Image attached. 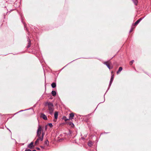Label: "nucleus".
<instances>
[{
	"instance_id": "1",
	"label": "nucleus",
	"mask_w": 151,
	"mask_h": 151,
	"mask_svg": "<svg viewBox=\"0 0 151 151\" xmlns=\"http://www.w3.org/2000/svg\"><path fill=\"white\" fill-rule=\"evenodd\" d=\"M49 109L50 113H52L53 111V105L51 103H48V104Z\"/></svg>"
},
{
	"instance_id": "2",
	"label": "nucleus",
	"mask_w": 151,
	"mask_h": 151,
	"mask_svg": "<svg viewBox=\"0 0 151 151\" xmlns=\"http://www.w3.org/2000/svg\"><path fill=\"white\" fill-rule=\"evenodd\" d=\"M41 131H42V127L40 126H39L38 128V130L37 131V135L38 136H39L40 135V134L41 133Z\"/></svg>"
},
{
	"instance_id": "3",
	"label": "nucleus",
	"mask_w": 151,
	"mask_h": 151,
	"mask_svg": "<svg viewBox=\"0 0 151 151\" xmlns=\"http://www.w3.org/2000/svg\"><path fill=\"white\" fill-rule=\"evenodd\" d=\"M33 142H32L29 145H28V147L30 149H33L34 147L33 145Z\"/></svg>"
},
{
	"instance_id": "4",
	"label": "nucleus",
	"mask_w": 151,
	"mask_h": 151,
	"mask_svg": "<svg viewBox=\"0 0 151 151\" xmlns=\"http://www.w3.org/2000/svg\"><path fill=\"white\" fill-rule=\"evenodd\" d=\"M40 117L45 120H47V118L46 115L43 114H41Z\"/></svg>"
},
{
	"instance_id": "5",
	"label": "nucleus",
	"mask_w": 151,
	"mask_h": 151,
	"mask_svg": "<svg viewBox=\"0 0 151 151\" xmlns=\"http://www.w3.org/2000/svg\"><path fill=\"white\" fill-rule=\"evenodd\" d=\"M58 114L57 112H55L54 114L55 119L54 120L55 122L56 121V120L58 118Z\"/></svg>"
},
{
	"instance_id": "6",
	"label": "nucleus",
	"mask_w": 151,
	"mask_h": 151,
	"mask_svg": "<svg viewBox=\"0 0 151 151\" xmlns=\"http://www.w3.org/2000/svg\"><path fill=\"white\" fill-rule=\"evenodd\" d=\"M104 64L106 65L107 67L108 68L110 69L112 68H110L109 65L110 64V62H105L104 63Z\"/></svg>"
},
{
	"instance_id": "7",
	"label": "nucleus",
	"mask_w": 151,
	"mask_h": 151,
	"mask_svg": "<svg viewBox=\"0 0 151 151\" xmlns=\"http://www.w3.org/2000/svg\"><path fill=\"white\" fill-rule=\"evenodd\" d=\"M74 116V114L73 113H71L70 114V118H71V119H72L73 118V117Z\"/></svg>"
},
{
	"instance_id": "8",
	"label": "nucleus",
	"mask_w": 151,
	"mask_h": 151,
	"mask_svg": "<svg viewBox=\"0 0 151 151\" xmlns=\"http://www.w3.org/2000/svg\"><path fill=\"white\" fill-rule=\"evenodd\" d=\"M142 19H139L137 20L134 23V24L135 25H136L137 24L139 23L140 21Z\"/></svg>"
},
{
	"instance_id": "9",
	"label": "nucleus",
	"mask_w": 151,
	"mask_h": 151,
	"mask_svg": "<svg viewBox=\"0 0 151 151\" xmlns=\"http://www.w3.org/2000/svg\"><path fill=\"white\" fill-rule=\"evenodd\" d=\"M52 94L53 96H55L56 95V93L55 91H52Z\"/></svg>"
},
{
	"instance_id": "10",
	"label": "nucleus",
	"mask_w": 151,
	"mask_h": 151,
	"mask_svg": "<svg viewBox=\"0 0 151 151\" xmlns=\"http://www.w3.org/2000/svg\"><path fill=\"white\" fill-rule=\"evenodd\" d=\"M122 70V68L121 67H120L119 68L117 72V73H118L119 72H120Z\"/></svg>"
},
{
	"instance_id": "11",
	"label": "nucleus",
	"mask_w": 151,
	"mask_h": 151,
	"mask_svg": "<svg viewBox=\"0 0 151 151\" xmlns=\"http://www.w3.org/2000/svg\"><path fill=\"white\" fill-rule=\"evenodd\" d=\"M114 76V75H112V76H111V81H110V84H111V83L112 81L113 80Z\"/></svg>"
},
{
	"instance_id": "12",
	"label": "nucleus",
	"mask_w": 151,
	"mask_h": 151,
	"mask_svg": "<svg viewBox=\"0 0 151 151\" xmlns=\"http://www.w3.org/2000/svg\"><path fill=\"white\" fill-rule=\"evenodd\" d=\"M52 87L53 88L55 87L56 86V84L55 83H52L51 84Z\"/></svg>"
},
{
	"instance_id": "13",
	"label": "nucleus",
	"mask_w": 151,
	"mask_h": 151,
	"mask_svg": "<svg viewBox=\"0 0 151 151\" xmlns=\"http://www.w3.org/2000/svg\"><path fill=\"white\" fill-rule=\"evenodd\" d=\"M92 142L89 141L88 144V146H91L92 145Z\"/></svg>"
},
{
	"instance_id": "14",
	"label": "nucleus",
	"mask_w": 151,
	"mask_h": 151,
	"mask_svg": "<svg viewBox=\"0 0 151 151\" xmlns=\"http://www.w3.org/2000/svg\"><path fill=\"white\" fill-rule=\"evenodd\" d=\"M69 125L71 127H73L74 125V124L72 122H70L69 123Z\"/></svg>"
},
{
	"instance_id": "15",
	"label": "nucleus",
	"mask_w": 151,
	"mask_h": 151,
	"mask_svg": "<svg viewBox=\"0 0 151 151\" xmlns=\"http://www.w3.org/2000/svg\"><path fill=\"white\" fill-rule=\"evenodd\" d=\"M133 2L135 5H137V0H133Z\"/></svg>"
},
{
	"instance_id": "16",
	"label": "nucleus",
	"mask_w": 151,
	"mask_h": 151,
	"mask_svg": "<svg viewBox=\"0 0 151 151\" xmlns=\"http://www.w3.org/2000/svg\"><path fill=\"white\" fill-rule=\"evenodd\" d=\"M49 142L48 140H46L45 142V144L47 145H48Z\"/></svg>"
},
{
	"instance_id": "17",
	"label": "nucleus",
	"mask_w": 151,
	"mask_h": 151,
	"mask_svg": "<svg viewBox=\"0 0 151 151\" xmlns=\"http://www.w3.org/2000/svg\"><path fill=\"white\" fill-rule=\"evenodd\" d=\"M48 126H49L50 127H52V124L51 123H49L47 124Z\"/></svg>"
},
{
	"instance_id": "18",
	"label": "nucleus",
	"mask_w": 151,
	"mask_h": 151,
	"mask_svg": "<svg viewBox=\"0 0 151 151\" xmlns=\"http://www.w3.org/2000/svg\"><path fill=\"white\" fill-rule=\"evenodd\" d=\"M39 141V139H37L35 142V145H37Z\"/></svg>"
},
{
	"instance_id": "19",
	"label": "nucleus",
	"mask_w": 151,
	"mask_h": 151,
	"mask_svg": "<svg viewBox=\"0 0 151 151\" xmlns=\"http://www.w3.org/2000/svg\"><path fill=\"white\" fill-rule=\"evenodd\" d=\"M43 134H42V137H40L38 139H39V140L40 139L41 141H42L43 140Z\"/></svg>"
},
{
	"instance_id": "20",
	"label": "nucleus",
	"mask_w": 151,
	"mask_h": 151,
	"mask_svg": "<svg viewBox=\"0 0 151 151\" xmlns=\"http://www.w3.org/2000/svg\"><path fill=\"white\" fill-rule=\"evenodd\" d=\"M134 60L131 61L129 63L130 64V65H132L133 64V63L134 62Z\"/></svg>"
},
{
	"instance_id": "21",
	"label": "nucleus",
	"mask_w": 151,
	"mask_h": 151,
	"mask_svg": "<svg viewBox=\"0 0 151 151\" xmlns=\"http://www.w3.org/2000/svg\"><path fill=\"white\" fill-rule=\"evenodd\" d=\"M70 118L69 119H66L65 118V121H66L67 120H70Z\"/></svg>"
},
{
	"instance_id": "22",
	"label": "nucleus",
	"mask_w": 151,
	"mask_h": 151,
	"mask_svg": "<svg viewBox=\"0 0 151 151\" xmlns=\"http://www.w3.org/2000/svg\"><path fill=\"white\" fill-rule=\"evenodd\" d=\"M25 151H31V150L29 149L26 150Z\"/></svg>"
},
{
	"instance_id": "23",
	"label": "nucleus",
	"mask_w": 151,
	"mask_h": 151,
	"mask_svg": "<svg viewBox=\"0 0 151 151\" xmlns=\"http://www.w3.org/2000/svg\"><path fill=\"white\" fill-rule=\"evenodd\" d=\"M47 126H48V125H46L45 126V129H47Z\"/></svg>"
},
{
	"instance_id": "24",
	"label": "nucleus",
	"mask_w": 151,
	"mask_h": 151,
	"mask_svg": "<svg viewBox=\"0 0 151 151\" xmlns=\"http://www.w3.org/2000/svg\"><path fill=\"white\" fill-rule=\"evenodd\" d=\"M37 149L38 150H40V148H37Z\"/></svg>"
},
{
	"instance_id": "25",
	"label": "nucleus",
	"mask_w": 151,
	"mask_h": 151,
	"mask_svg": "<svg viewBox=\"0 0 151 151\" xmlns=\"http://www.w3.org/2000/svg\"><path fill=\"white\" fill-rule=\"evenodd\" d=\"M41 147L42 148H44V147H42V146H41Z\"/></svg>"
},
{
	"instance_id": "26",
	"label": "nucleus",
	"mask_w": 151,
	"mask_h": 151,
	"mask_svg": "<svg viewBox=\"0 0 151 151\" xmlns=\"http://www.w3.org/2000/svg\"><path fill=\"white\" fill-rule=\"evenodd\" d=\"M33 151H36V150H33Z\"/></svg>"
}]
</instances>
